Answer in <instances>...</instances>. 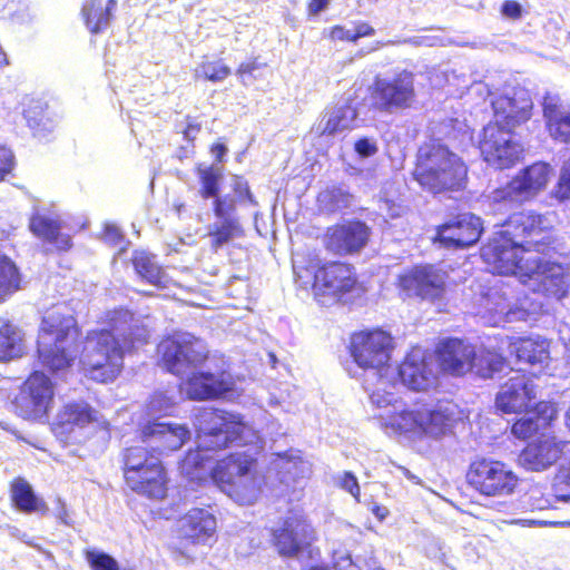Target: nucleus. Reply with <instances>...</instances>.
<instances>
[{"instance_id": "f257e3e1", "label": "nucleus", "mask_w": 570, "mask_h": 570, "mask_svg": "<svg viewBox=\"0 0 570 570\" xmlns=\"http://www.w3.org/2000/svg\"><path fill=\"white\" fill-rule=\"evenodd\" d=\"M551 233L543 226V217L533 212L509 216L481 248V257L492 273L515 275L521 279L530 258L538 254L549 256Z\"/></svg>"}, {"instance_id": "f03ea898", "label": "nucleus", "mask_w": 570, "mask_h": 570, "mask_svg": "<svg viewBox=\"0 0 570 570\" xmlns=\"http://www.w3.org/2000/svg\"><path fill=\"white\" fill-rule=\"evenodd\" d=\"M158 353L168 372L183 376L191 375L186 382V393L191 400L232 397L235 381L226 371H196L207 358V347L200 338L187 332H178L163 340Z\"/></svg>"}, {"instance_id": "7ed1b4c3", "label": "nucleus", "mask_w": 570, "mask_h": 570, "mask_svg": "<svg viewBox=\"0 0 570 570\" xmlns=\"http://www.w3.org/2000/svg\"><path fill=\"white\" fill-rule=\"evenodd\" d=\"M107 327L88 334L83 363L100 382L112 381L121 371L126 351L148 341L149 331L142 320L125 308L107 314Z\"/></svg>"}, {"instance_id": "20e7f679", "label": "nucleus", "mask_w": 570, "mask_h": 570, "mask_svg": "<svg viewBox=\"0 0 570 570\" xmlns=\"http://www.w3.org/2000/svg\"><path fill=\"white\" fill-rule=\"evenodd\" d=\"M196 175L199 181L198 195L204 200H212L213 220L206 229L210 247L218 250L244 236L238 205L248 203L256 206L257 200L249 188L248 181L238 175L233 176L230 184L234 194H222L220 185L224 173L223 167L218 164H199L196 168Z\"/></svg>"}, {"instance_id": "39448f33", "label": "nucleus", "mask_w": 570, "mask_h": 570, "mask_svg": "<svg viewBox=\"0 0 570 570\" xmlns=\"http://www.w3.org/2000/svg\"><path fill=\"white\" fill-rule=\"evenodd\" d=\"M197 449L189 451L183 460V470L203 468L212 452L232 443L242 444L247 430L240 415L224 410L198 407L194 411Z\"/></svg>"}, {"instance_id": "423d86ee", "label": "nucleus", "mask_w": 570, "mask_h": 570, "mask_svg": "<svg viewBox=\"0 0 570 570\" xmlns=\"http://www.w3.org/2000/svg\"><path fill=\"white\" fill-rule=\"evenodd\" d=\"M413 176L423 188L436 194L462 188L466 167L446 146L425 144L417 150Z\"/></svg>"}, {"instance_id": "0eeeda50", "label": "nucleus", "mask_w": 570, "mask_h": 570, "mask_svg": "<svg viewBox=\"0 0 570 570\" xmlns=\"http://www.w3.org/2000/svg\"><path fill=\"white\" fill-rule=\"evenodd\" d=\"M77 336L76 320L71 315H65L60 306L48 311L38 336L41 363L53 372L70 366L78 353Z\"/></svg>"}, {"instance_id": "6e6552de", "label": "nucleus", "mask_w": 570, "mask_h": 570, "mask_svg": "<svg viewBox=\"0 0 570 570\" xmlns=\"http://www.w3.org/2000/svg\"><path fill=\"white\" fill-rule=\"evenodd\" d=\"M255 462L254 455L247 451L233 452L216 463L212 479L236 503L253 504L258 495V487L252 473Z\"/></svg>"}, {"instance_id": "1a4fd4ad", "label": "nucleus", "mask_w": 570, "mask_h": 570, "mask_svg": "<svg viewBox=\"0 0 570 570\" xmlns=\"http://www.w3.org/2000/svg\"><path fill=\"white\" fill-rule=\"evenodd\" d=\"M391 347L392 337L383 331L360 332L351 338V356L358 368L377 380L375 387L387 386Z\"/></svg>"}, {"instance_id": "9d476101", "label": "nucleus", "mask_w": 570, "mask_h": 570, "mask_svg": "<svg viewBox=\"0 0 570 570\" xmlns=\"http://www.w3.org/2000/svg\"><path fill=\"white\" fill-rule=\"evenodd\" d=\"M509 288L503 285H492L482 289L475 301L476 315L484 323L491 326H499L501 323H512L518 321H527L531 313L541 307L542 303L534 305L528 304V299L518 298L513 302V297Z\"/></svg>"}, {"instance_id": "9b49d317", "label": "nucleus", "mask_w": 570, "mask_h": 570, "mask_svg": "<svg viewBox=\"0 0 570 570\" xmlns=\"http://www.w3.org/2000/svg\"><path fill=\"white\" fill-rule=\"evenodd\" d=\"M368 90L371 107L386 115L411 108L416 98L414 75L407 70L391 76H376Z\"/></svg>"}, {"instance_id": "f8f14e48", "label": "nucleus", "mask_w": 570, "mask_h": 570, "mask_svg": "<svg viewBox=\"0 0 570 570\" xmlns=\"http://www.w3.org/2000/svg\"><path fill=\"white\" fill-rule=\"evenodd\" d=\"M551 168L547 163H534L522 169L504 187L492 191L489 197L493 212L504 213L514 205L543 189L549 180Z\"/></svg>"}, {"instance_id": "ddd939ff", "label": "nucleus", "mask_w": 570, "mask_h": 570, "mask_svg": "<svg viewBox=\"0 0 570 570\" xmlns=\"http://www.w3.org/2000/svg\"><path fill=\"white\" fill-rule=\"evenodd\" d=\"M466 479L473 489L488 497L510 495L519 483V478L505 463L489 459L472 462Z\"/></svg>"}, {"instance_id": "4468645a", "label": "nucleus", "mask_w": 570, "mask_h": 570, "mask_svg": "<svg viewBox=\"0 0 570 570\" xmlns=\"http://www.w3.org/2000/svg\"><path fill=\"white\" fill-rule=\"evenodd\" d=\"M365 390L370 393L372 404L384 410L380 414L384 424L400 434H422L421 411L407 410L394 393L386 391V386L371 387L370 380L365 379Z\"/></svg>"}, {"instance_id": "2eb2a0df", "label": "nucleus", "mask_w": 570, "mask_h": 570, "mask_svg": "<svg viewBox=\"0 0 570 570\" xmlns=\"http://www.w3.org/2000/svg\"><path fill=\"white\" fill-rule=\"evenodd\" d=\"M539 255L535 258H530L520 282L533 294L560 301L568 293L563 268Z\"/></svg>"}, {"instance_id": "dca6fc26", "label": "nucleus", "mask_w": 570, "mask_h": 570, "mask_svg": "<svg viewBox=\"0 0 570 570\" xmlns=\"http://www.w3.org/2000/svg\"><path fill=\"white\" fill-rule=\"evenodd\" d=\"M479 148L484 161L498 169L514 166L523 151L521 145L513 139L511 130L498 124H488L483 128Z\"/></svg>"}, {"instance_id": "f3484780", "label": "nucleus", "mask_w": 570, "mask_h": 570, "mask_svg": "<svg viewBox=\"0 0 570 570\" xmlns=\"http://www.w3.org/2000/svg\"><path fill=\"white\" fill-rule=\"evenodd\" d=\"M53 394L50 379L36 371L28 377L16 397V412L26 420L41 419L47 415Z\"/></svg>"}, {"instance_id": "a211bd4d", "label": "nucleus", "mask_w": 570, "mask_h": 570, "mask_svg": "<svg viewBox=\"0 0 570 570\" xmlns=\"http://www.w3.org/2000/svg\"><path fill=\"white\" fill-rule=\"evenodd\" d=\"M307 276H313L312 287L315 296H333L351 292L356 285L353 267L345 263L330 262L315 271L305 269Z\"/></svg>"}, {"instance_id": "6ab92c4d", "label": "nucleus", "mask_w": 570, "mask_h": 570, "mask_svg": "<svg viewBox=\"0 0 570 570\" xmlns=\"http://www.w3.org/2000/svg\"><path fill=\"white\" fill-rule=\"evenodd\" d=\"M537 403L535 385L532 379L521 371H515L495 395V406L502 413H522Z\"/></svg>"}, {"instance_id": "aec40b11", "label": "nucleus", "mask_w": 570, "mask_h": 570, "mask_svg": "<svg viewBox=\"0 0 570 570\" xmlns=\"http://www.w3.org/2000/svg\"><path fill=\"white\" fill-rule=\"evenodd\" d=\"M482 232L480 217L472 213H462L439 226L434 240L446 248H465L474 245Z\"/></svg>"}, {"instance_id": "412c9836", "label": "nucleus", "mask_w": 570, "mask_h": 570, "mask_svg": "<svg viewBox=\"0 0 570 570\" xmlns=\"http://www.w3.org/2000/svg\"><path fill=\"white\" fill-rule=\"evenodd\" d=\"M313 540V529L301 514L288 515L273 531V543L283 557H297L311 546Z\"/></svg>"}, {"instance_id": "4be33fe9", "label": "nucleus", "mask_w": 570, "mask_h": 570, "mask_svg": "<svg viewBox=\"0 0 570 570\" xmlns=\"http://www.w3.org/2000/svg\"><path fill=\"white\" fill-rule=\"evenodd\" d=\"M494 122L511 130L531 117L532 101L524 89H509L491 99Z\"/></svg>"}, {"instance_id": "5701e85b", "label": "nucleus", "mask_w": 570, "mask_h": 570, "mask_svg": "<svg viewBox=\"0 0 570 570\" xmlns=\"http://www.w3.org/2000/svg\"><path fill=\"white\" fill-rule=\"evenodd\" d=\"M400 284L409 296L434 303L444 295L445 274L433 265L415 266L401 276Z\"/></svg>"}, {"instance_id": "b1692460", "label": "nucleus", "mask_w": 570, "mask_h": 570, "mask_svg": "<svg viewBox=\"0 0 570 570\" xmlns=\"http://www.w3.org/2000/svg\"><path fill=\"white\" fill-rule=\"evenodd\" d=\"M370 227L362 220H345L327 229L326 248L336 255H353L361 252L368 243Z\"/></svg>"}, {"instance_id": "393cba45", "label": "nucleus", "mask_w": 570, "mask_h": 570, "mask_svg": "<svg viewBox=\"0 0 570 570\" xmlns=\"http://www.w3.org/2000/svg\"><path fill=\"white\" fill-rule=\"evenodd\" d=\"M140 436L146 446L161 455L179 450L190 439V431L185 424L153 421L141 429Z\"/></svg>"}, {"instance_id": "a878e982", "label": "nucleus", "mask_w": 570, "mask_h": 570, "mask_svg": "<svg viewBox=\"0 0 570 570\" xmlns=\"http://www.w3.org/2000/svg\"><path fill=\"white\" fill-rule=\"evenodd\" d=\"M401 383L413 390L424 391L435 379L432 355L421 347L413 348L397 367Z\"/></svg>"}, {"instance_id": "bb28decb", "label": "nucleus", "mask_w": 570, "mask_h": 570, "mask_svg": "<svg viewBox=\"0 0 570 570\" xmlns=\"http://www.w3.org/2000/svg\"><path fill=\"white\" fill-rule=\"evenodd\" d=\"M438 357L442 371L461 376L471 370L474 346L460 338H444L439 343Z\"/></svg>"}, {"instance_id": "cd10ccee", "label": "nucleus", "mask_w": 570, "mask_h": 570, "mask_svg": "<svg viewBox=\"0 0 570 570\" xmlns=\"http://www.w3.org/2000/svg\"><path fill=\"white\" fill-rule=\"evenodd\" d=\"M159 458L150 453L146 446H130L124 451V476L130 489H142L141 469L147 466L151 480L159 476ZM157 484V481H154Z\"/></svg>"}, {"instance_id": "c85d7f7f", "label": "nucleus", "mask_w": 570, "mask_h": 570, "mask_svg": "<svg viewBox=\"0 0 570 570\" xmlns=\"http://www.w3.org/2000/svg\"><path fill=\"white\" fill-rule=\"evenodd\" d=\"M216 527V518L206 509H191L179 520L181 537L196 544L210 542Z\"/></svg>"}, {"instance_id": "c756f323", "label": "nucleus", "mask_w": 570, "mask_h": 570, "mask_svg": "<svg viewBox=\"0 0 570 570\" xmlns=\"http://www.w3.org/2000/svg\"><path fill=\"white\" fill-rule=\"evenodd\" d=\"M562 446L551 438L531 442L519 455L520 464L527 470L542 471L552 465L561 455Z\"/></svg>"}, {"instance_id": "7c9ffc66", "label": "nucleus", "mask_w": 570, "mask_h": 570, "mask_svg": "<svg viewBox=\"0 0 570 570\" xmlns=\"http://www.w3.org/2000/svg\"><path fill=\"white\" fill-rule=\"evenodd\" d=\"M358 112L354 101L348 97L327 110L316 126L321 136H333L337 132L353 128Z\"/></svg>"}, {"instance_id": "2f4dec72", "label": "nucleus", "mask_w": 570, "mask_h": 570, "mask_svg": "<svg viewBox=\"0 0 570 570\" xmlns=\"http://www.w3.org/2000/svg\"><path fill=\"white\" fill-rule=\"evenodd\" d=\"M543 116L550 136L560 142H570V107L558 99L547 97L543 102Z\"/></svg>"}, {"instance_id": "473e14b6", "label": "nucleus", "mask_w": 570, "mask_h": 570, "mask_svg": "<svg viewBox=\"0 0 570 570\" xmlns=\"http://www.w3.org/2000/svg\"><path fill=\"white\" fill-rule=\"evenodd\" d=\"M533 407L523 410L524 414L513 423L511 431L517 438H530L553 419L554 410L548 403L539 402Z\"/></svg>"}, {"instance_id": "72a5a7b5", "label": "nucleus", "mask_w": 570, "mask_h": 570, "mask_svg": "<svg viewBox=\"0 0 570 570\" xmlns=\"http://www.w3.org/2000/svg\"><path fill=\"white\" fill-rule=\"evenodd\" d=\"M422 434L433 438L444 435L455 421V405L450 402L439 403L434 409L421 412Z\"/></svg>"}, {"instance_id": "f704fd0d", "label": "nucleus", "mask_w": 570, "mask_h": 570, "mask_svg": "<svg viewBox=\"0 0 570 570\" xmlns=\"http://www.w3.org/2000/svg\"><path fill=\"white\" fill-rule=\"evenodd\" d=\"M117 8L116 0H88L82 7L86 26L91 33L104 32L110 24L112 13Z\"/></svg>"}, {"instance_id": "c9c22d12", "label": "nucleus", "mask_w": 570, "mask_h": 570, "mask_svg": "<svg viewBox=\"0 0 570 570\" xmlns=\"http://www.w3.org/2000/svg\"><path fill=\"white\" fill-rule=\"evenodd\" d=\"M134 268L141 279L163 288L168 283V276L159 265L156 256L146 250H135L131 256Z\"/></svg>"}, {"instance_id": "e433bc0d", "label": "nucleus", "mask_w": 570, "mask_h": 570, "mask_svg": "<svg viewBox=\"0 0 570 570\" xmlns=\"http://www.w3.org/2000/svg\"><path fill=\"white\" fill-rule=\"evenodd\" d=\"M508 367L505 358L494 350L488 347L474 346V355L471 358V370L475 375L482 379H493L494 375L503 372Z\"/></svg>"}, {"instance_id": "4c0bfd02", "label": "nucleus", "mask_w": 570, "mask_h": 570, "mask_svg": "<svg viewBox=\"0 0 570 570\" xmlns=\"http://www.w3.org/2000/svg\"><path fill=\"white\" fill-rule=\"evenodd\" d=\"M518 362L542 368L549 360V344L542 338H522L513 344Z\"/></svg>"}, {"instance_id": "58836bf2", "label": "nucleus", "mask_w": 570, "mask_h": 570, "mask_svg": "<svg viewBox=\"0 0 570 570\" xmlns=\"http://www.w3.org/2000/svg\"><path fill=\"white\" fill-rule=\"evenodd\" d=\"M96 421V411L86 402H71L65 405L59 414V423L65 430L72 432Z\"/></svg>"}, {"instance_id": "ea45409f", "label": "nucleus", "mask_w": 570, "mask_h": 570, "mask_svg": "<svg viewBox=\"0 0 570 570\" xmlns=\"http://www.w3.org/2000/svg\"><path fill=\"white\" fill-rule=\"evenodd\" d=\"M28 126L33 135L45 138L53 130L57 121L49 116L48 107L41 100H32L23 111Z\"/></svg>"}, {"instance_id": "a19ab883", "label": "nucleus", "mask_w": 570, "mask_h": 570, "mask_svg": "<svg viewBox=\"0 0 570 570\" xmlns=\"http://www.w3.org/2000/svg\"><path fill=\"white\" fill-rule=\"evenodd\" d=\"M11 498L16 508L26 513L42 511L46 503L39 499L32 487L23 479L19 478L11 485Z\"/></svg>"}, {"instance_id": "79ce46f5", "label": "nucleus", "mask_w": 570, "mask_h": 570, "mask_svg": "<svg viewBox=\"0 0 570 570\" xmlns=\"http://www.w3.org/2000/svg\"><path fill=\"white\" fill-rule=\"evenodd\" d=\"M29 228L37 237L46 242H52L61 229L59 220L51 216L43 214L37 206L33 207V213L30 217Z\"/></svg>"}, {"instance_id": "37998d69", "label": "nucleus", "mask_w": 570, "mask_h": 570, "mask_svg": "<svg viewBox=\"0 0 570 570\" xmlns=\"http://www.w3.org/2000/svg\"><path fill=\"white\" fill-rule=\"evenodd\" d=\"M22 338L16 326L4 323L0 326V361L16 358L22 353Z\"/></svg>"}, {"instance_id": "c03bdc74", "label": "nucleus", "mask_w": 570, "mask_h": 570, "mask_svg": "<svg viewBox=\"0 0 570 570\" xmlns=\"http://www.w3.org/2000/svg\"><path fill=\"white\" fill-rule=\"evenodd\" d=\"M320 208L326 213H335L352 206L353 195L342 187L323 190L317 196Z\"/></svg>"}, {"instance_id": "a18cd8bd", "label": "nucleus", "mask_w": 570, "mask_h": 570, "mask_svg": "<svg viewBox=\"0 0 570 570\" xmlns=\"http://www.w3.org/2000/svg\"><path fill=\"white\" fill-rule=\"evenodd\" d=\"M18 268L8 257H0V302L20 287Z\"/></svg>"}, {"instance_id": "49530a36", "label": "nucleus", "mask_w": 570, "mask_h": 570, "mask_svg": "<svg viewBox=\"0 0 570 570\" xmlns=\"http://www.w3.org/2000/svg\"><path fill=\"white\" fill-rule=\"evenodd\" d=\"M140 472H141V478H142L141 479L142 489H131V490L139 494L146 495L148 498L163 499L166 495V491H167V488H166L167 479H166V472H165L161 461L159 460V476L155 478L156 479L155 481H157V484H154V480H151L150 473L147 470V466H145V469H141Z\"/></svg>"}, {"instance_id": "de8ad7c7", "label": "nucleus", "mask_w": 570, "mask_h": 570, "mask_svg": "<svg viewBox=\"0 0 570 570\" xmlns=\"http://www.w3.org/2000/svg\"><path fill=\"white\" fill-rule=\"evenodd\" d=\"M230 68L222 60H204L195 69L197 79L220 82L230 75Z\"/></svg>"}, {"instance_id": "09e8293b", "label": "nucleus", "mask_w": 570, "mask_h": 570, "mask_svg": "<svg viewBox=\"0 0 570 570\" xmlns=\"http://www.w3.org/2000/svg\"><path fill=\"white\" fill-rule=\"evenodd\" d=\"M553 491L557 501L570 502V461L561 465L556 474Z\"/></svg>"}, {"instance_id": "8fccbe9b", "label": "nucleus", "mask_w": 570, "mask_h": 570, "mask_svg": "<svg viewBox=\"0 0 570 570\" xmlns=\"http://www.w3.org/2000/svg\"><path fill=\"white\" fill-rule=\"evenodd\" d=\"M86 559L92 570H119L116 559L104 551L88 549Z\"/></svg>"}, {"instance_id": "3c124183", "label": "nucleus", "mask_w": 570, "mask_h": 570, "mask_svg": "<svg viewBox=\"0 0 570 570\" xmlns=\"http://www.w3.org/2000/svg\"><path fill=\"white\" fill-rule=\"evenodd\" d=\"M176 401L174 395H169L168 392H156L151 396L148 409L154 414H170Z\"/></svg>"}, {"instance_id": "603ef678", "label": "nucleus", "mask_w": 570, "mask_h": 570, "mask_svg": "<svg viewBox=\"0 0 570 570\" xmlns=\"http://www.w3.org/2000/svg\"><path fill=\"white\" fill-rule=\"evenodd\" d=\"M354 151L360 158H370L379 151L377 140L374 137H361L354 142Z\"/></svg>"}, {"instance_id": "864d4df0", "label": "nucleus", "mask_w": 570, "mask_h": 570, "mask_svg": "<svg viewBox=\"0 0 570 570\" xmlns=\"http://www.w3.org/2000/svg\"><path fill=\"white\" fill-rule=\"evenodd\" d=\"M556 196L560 199H566L570 196V157L561 167Z\"/></svg>"}, {"instance_id": "5fc2aeb1", "label": "nucleus", "mask_w": 570, "mask_h": 570, "mask_svg": "<svg viewBox=\"0 0 570 570\" xmlns=\"http://www.w3.org/2000/svg\"><path fill=\"white\" fill-rule=\"evenodd\" d=\"M340 487L351 493L360 502V485L352 472H344L338 479Z\"/></svg>"}, {"instance_id": "6e6d98bb", "label": "nucleus", "mask_w": 570, "mask_h": 570, "mask_svg": "<svg viewBox=\"0 0 570 570\" xmlns=\"http://www.w3.org/2000/svg\"><path fill=\"white\" fill-rule=\"evenodd\" d=\"M14 165V156L10 149L0 146V180L11 173Z\"/></svg>"}, {"instance_id": "4d7b16f0", "label": "nucleus", "mask_w": 570, "mask_h": 570, "mask_svg": "<svg viewBox=\"0 0 570 570\" xmlns=\"http://www.w3.org/2000/svg\"><path fill=\"white\" fill-rule=\"evenodd\" d=\"M501 13L509 19H519L522 14V6L518 1L507 0L501 6Z\"/></svg>"}, {"instance_id": "13d9d810", "label": "nucleus", "mask_w": 570, "mask_h": 570, "mask_svg": "<svg viewBox=\"0 0 570 570\" xmlns=\"http://www.w3.org/2000/svg\"><path fill=\"white\" fill-rule=\"evenodd\" d=\"M334 569L335 570H358L356 564L353 562L350 554L335 553L334 554Z\"/></svg>"}, {"instance_id": "bf43d9fd", "label": "nucleus", "mask_w": 570, "mask_h": 570, "mask_svg": "<svg viewBox=\"0 0 570 570\" xmlns=\"http://www.w3.org/2000/svg\"><path fill=\"white\" fill-rule=\"evenodd\" d=\"M409 42L416 46H428L433 47L442 43V39L436 36H422V37H413L409 40Z\"/></svg>"}, {"instance_id": "052dcab7", "label": "nucleus", "mask_w": 570, "mask_h": 570, "mask_svg": "<svg viewBox=\"0 0 570 570\" xmlns=\"http://www.w3.org/2000/svg\"><path fill=\"white\" fill-rule=\"evenodd\" d=\"M258 69V63L256 60H252L248 62H242L237 69V75L242 78L245 83V78L247 76H252L255 70Z\"/></svg>"}, {"instance_id": "680f3d73", "label": "nucleus", "mask_w": 570, "mask_h": 570, "mask_svg": "<svg viewBox=\"0 0 570 570\" xmlns=\"http://www.w3.org/2000/svg\"><path fill=\"white\" fill-rule=\"evenodd\" d=\"M51 244H55L57 249L67 252L71 248L72 242L69 235L60 234V230L58 232V235L53 238Z\"/></svg>"}, {"instance_id": "e2e57ef3", "label": "nucleus", "mask_w": 570, "mask_h": 570, "mask_svg": "<svg viewBox=\"0 0 570 570\" xmlns=\"http://www.w3.org/2000/svg\"><path fill=\"white\" fill-rule=\"evenodd\" d=\"M333 38L347 41H356L354 30H346L342 27H335L332 31Z\"/></svg>"}, {"instance_id": "0e129e2a", "label": "nucleus", "mask_w": 570, "mask_h": 570, "mask_svg": "<svg viewBox=\"0 0 570 570\" xmlns=\"http://www.w3.org/2000/svg\"><path fill=\"white\" fill-rule=\"evenodd\" d=\"M200 131V125L195 120H188L186 128L184 129V137L188 141H193L197 134Z\"/></svg>"}, {"instance_id": "69168bd1", "label": "nucleus", "mask_w": 570, "mask_h": 570, "mask_svg": "<svg viewBox=\"0 0 570 570\" xmlns=\"http://www.w3.org/2000/svg\"><path fill=\"white\" fill-rule=\"evenodd\" d=\"M355 39L374 35V29L367 23H361L354 29Z\"/></svg>"}, {"instance_id": "338daca9", "label": "nucleus", "mask_w": 570, "mask_h": 570, "mask_svg": "<svg viewBox=\"0 0 570 570\" xmlns=\"http://www.w3.org/2000/svg\"><path fill=\"white\" fill-rule=\"evenodd\" d=\"M330 0H311L308 9L312 14H318L326 9Z\"/></svg>"}, {"instance_id": "774afa93", "label": "nucleus", "mask_w": 570, "mask_h": 570, "mask_svg": "<svg viewBox=\"0 0 570 570\" xmlns=\"http://www.w3.org/2000/svg\"><path fill=\"white\" fill-rule=\"evenodd\" d=\"M227 150H228L227 147L223 144H216L212 147V153L218 163H222L224 160V157L226 156Z\"/></svg>"}]
</instances>
